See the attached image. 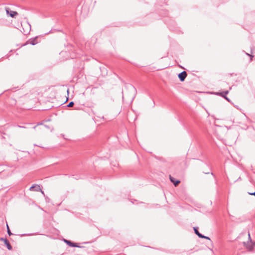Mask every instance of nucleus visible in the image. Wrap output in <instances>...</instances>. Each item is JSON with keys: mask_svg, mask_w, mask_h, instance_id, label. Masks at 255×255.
<instances>
[{"mask_svg": "<svg viewBox=\"0 0 255 255\" xmlns=\"http://www.w3.org/2000/svg\"><path fill=\"white\" fill-rule=\"evenodd\" d=\"M22 27L21 31L25 34L29 33L31 29L30 24L27 21H24L21 24Z\"/></svg>", "mask_w": 255, "mask_h": 255, "instance_id": "obj_1", "label": "nucleus"}, {"mask_svg": "<svg viewBox=\"0 0 255 255\" xmlns=\"http://www.w3.org/2000/svg\"><path fill=\"white\" fill-rule=\"evenodd\" d=\"M65 243H66L67 245L71 247H77V248H81L80 246L78 245L77 243H73L71 242L70 241L67 240L65 239Z\"/></svg>", "mask_w": 255, "mask_h": 255, "instance_id": "obj_2", "label": "nucleus"}, {"mask_svg": "<svg viewBox=\"0 0 255 255\" xmlns=\"http://www.w3.org/2000/svg\"><path fill=\"white\" fill-rule=\"evenodd\" d=\"M187 75V73L185 71H182L178 74V78L181 82H183L185 80Z\"/></svg>", "mask_w": 255, "mask_h": 255, "instance_id": "obj_3", "label": "nucleus"}, {"mask_svg": "<svg viewBox=\"0 0 255 255\" xmlns=\"http://www.w3.org/2000/svg\"><path fill=\"white\" fill-rule=\"evenodd\" d=\"M0 240L2 242H3L4 243V244L6 246L7 249L9 250H11L12 249V247L11 246H10L9 242L8 241V240L6 239H5V238H0Z\"/></svg>", "mask_w": 255, "mask_h": 255, "instance_id": "obj_4", "label": "nucleus"}, {"mask_svg": "<svg viewBox=\"0 0 255 255\" xmlns=\"http://www.w3.org/2000/svg\"><path fill=\"white\" fill-rule=\"evenodd\" d=\"M169 179L170 181L173 183L175 186H177L180 182L179 180H176L174 177H172L171 175L169 176Z\"/></svg>", "mask_w": 255, "mask_h": 255, "instance_id": "obj_5", "label": "nucleus"}, {"mask_svg": "<svg viewBox=\"0 0 255 255\" xmlns=\"http://www.w3.org/2000/svg\"><path fill=\"white\" fill-rule=\"evenodd\" d=\"M6 13L9 14V15L12 17H14L17 14V12L16 11H10L9 12L8 10H6Z\"/></svg>", "mask_w": 255, "mask_h": 255, "instance_id": "obj_6", "label": "nucleus"}, {"mask_svg": "<svg viewBox=\"0 0 255 255\" xmlns=\"http://www.w3.org/2000/svg\"><path fill=\"white\" fill-rule=\"evenodd\" d=\"M194 231L195 233L200 238V237H203V235L201 234L198 230L197 227H194L193 228Z\"/></svg>", "mask_w": 255, "mask_h": 255, "instance_id": "obj_7", "label": "nucleus"}, {"mask_svg": "<svg viewBox=\"0 0 255 255\" xmlns=\"http://www.w3.org/2000/svg\"><path fill=\"white\" fill-rule=\"evenodd\" d=\"M229 93V91H224L223 92H221V93H217L216 94L217 95H220L223 97H224L225 98V97L226 96V95H227Z\"/></svg>", "mask_w": 255, "mask_h": 255, "instance_id": "obj_8", "label": "nucleus"}, {"mask_svg": "<svg viewBox=\"0 0 255 255\" xmlns=\"http://www.w3.org/2000/svg\"><path fill=\"white\" fill-rule=\"evenodd\" d=\"M40 129L42 130L48 131L50 129V128L48 126L44 125H42L41 126Z\"/></svg>", "mask_w": 255, "mask_h": 255, "instance_id": "obj_9", "label": "nucleus"}, {"mask_svg": "<svg viewBox=\"0 0 255 255\" xmlns=\"http://www.w3.org/2000/svg\"><path fill=\"white\" fill-rule=\"evenodd\" d=\"M74 105V103L73 101L70 102L67 106V107H72Z\"/></svg>", "mask_w": 255, "mask_h": 255, "instance_id": "obj_10", "label": "nucleus"}, {"mask_svg": "<svg viewBox=\"0 0 255 255\" xmlns=\"http://www.w3.org/2000/svg\"><path fill=\"white\" fill-rule=\"evenodd\" d=\"M246 247L250 251H251L253 249V246L252 245H247Z\"/></svg>", "mask_w": 255, "mask_h": 255, "instance_id": "obj_11", "label": "nucleus"}, {"mask_svg": "<svg viewBox=\"0 0 255 255\" xmlns=\"http://www.w3.org/2000/svg\"><path fill=\"white\" fill-rule=\"evenodd\" d=\"M7 233L10 236L11 235H12L11 233L10 232V230H9V227L7 225Z\"/></svg>", "mask_w": 255, "mask_h": 255, "instance_id": "obj_12", "label": "nucleus"}, {"mask_svg": "<svg viewBox=\"0 0 255 255\" xmlns=\"http://www.w3.org/2000/svg\"><path fill=\"white\" fill-rule=\"evenodd\" d=\"M200 238H202V239H206L210 240V238L208 237L205 236L204 235H203V237H200Z\"/></svg>", "mask_w": 255, "mask_h": 255, "instance_id": "obj_13", "label": "nucleus"}, {"mask_svg": "<svg viewBox=\"0 0 255 255\" xmlns=\"http://www.w3.org/2000/svg\"><path fill=\"white\" fill-rule=\"evenodd\" d=\"M248 194L250 195H254L255 196V191L254 192H248Z\"/></svg>", "mask_w": 255, "mask_h": 255, "instance_id": "obj_14", "label": "nucleus"}, {"mask_svg": "<svg viewBox=\"0 0 255 255\" xmlns=\"http://www.w3.org/2000/svg\"><path fill=\"white\" fill-rule=\"evenodd\" d=\"M246 54L249 55V56H250V57H251V61H252V59H253V57H254L253 55H250V54H248L247 53H246Z\"/></svg>", "mask_w": 255, "mask_h": 255, "instance_id": "obj_15", "label": "nucleus"}, {"mask_svg": "<svg viewBox=\"0 0 255 255\" xmlns=\"http://www.w3.org/2000/svg\"><path fill=\"white\" fill-rule=\"evenodd\" d=\"M225 99L229 102L230 101V99L227 96L225 97Z\"/></svg>", "mask_w": 255, "mask_h": 255, "instance_id": "obj_16", "label": "nucleus"}, {"mask_svg": "<svg viewBox=\"0 0 255 255\" xmlns=\"http://www.w3.org/2000/svg\"><path fill=\"white\" fill-rule=\"evenodd\" d=\"M248 236H249V239L250 240V241H251V236H250V234L249 233L248 234Z\"/></svg>", "mask_w": 255, "mask_h": 255, "instance_id": "obj_17", "label": "nucleus"}, {"mask_svg": "<svg viewBox=\"0 0 255 255\" xmlns=\"http://www.w3.org/2000/svg\"><path fill=\"white\" fill-rule=\"evenodd\" d=\"M68 98H66V101H65V104L68 101Z\"/></svg>", "mask_w": 255, "mask_h": 255, "instance_id": "obj_18", "label": "nucleus"}, {"mask_svg": "<svg viewBox=\"0 0 255 255\" xmlns=\"http://www.w3.org/2000/svg\"><path fill=\"white\" fill-rule=\"evenodd\" d=\"M35 187V186H32L31 188H30V190H32L33 188H34Z\"/></svg>", "mask_w": 255, "mask_h": 255, "instance_id": "obj_19", "label": "nucleus"}, {"mask_svg": "<svg viewBox=\"0 0 255 255\" xmlns=\"http://www.w3.org/2000/svg\"><path fill=\"white\" fill-rule=\"evenodd\" d=\"M211 174H212L213 176H214V175L213 173H212H212H211Z\"/></svg>", "mask_w": 255, "mask_h": 255, "instance_id": "obj_20", "label": "nucleus"}]
</instances>
